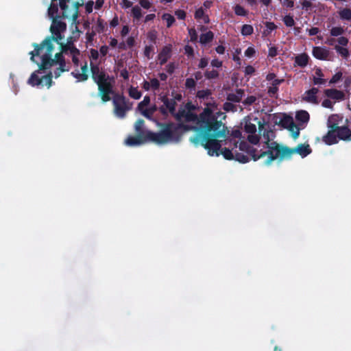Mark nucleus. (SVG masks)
Here are the masks:
<instances>
[{"mask_svg": "<svg viewBox=\"0 0 351 351\" xmlns=\"http://www.w3.org/2000/svg\"><path fill=\"white\" fill-rule=\"evenodd\" d=\"M172 46L167 45L164 46L158 56L160 65H164L171 56Z\"/></svg>", "mask_w": 351, "mask_h": 351, "instance_id": "11", "label": "nucleus"}, {"mask_svg": "<svg viewBox=\"0 0 351 351\" xmlns=\"http://www.w3.org/2000/svg\"><path fill=\"white\" fill-rule=\"evenodd\" d=\"M324 94L326 97L333 99L341 100L344 98V93L337 89H326Z\"/></svg>", "mask_w": 351, "mask_h": 351, "instance_id": "17", "label": "nucleus"}, {"mask_svg": "<svg viewBox=\"0 0 351 351\" xmlns=\"http://www.w3.org/2000/svg\"><path fill=\"white\" fill-rule=\"evenodd\" d=\"M176 65L173 62H170L166 66V71L170 75L174 73Z\"/></svg>", "mask_w": 351, "mask_h": 351, "instance_id": "61", "label": "nucleus"}, {"mask_svg": "<svg viewBox=\"0 0 351 351\" xmlns=\"http://www.w3.org/2000/svg\"><path fill=\"white\" fill-rule=\"evenodd\" d=\"M245 131L248 134H254L256 132V125L251 122H246L245 125Z\"/></svg>", "mask_w": 351, "mask_h": 351, "instance_id": "45", "label": "nucleus"}, {"mask_svg": "<svg viewBox=\"0 0 351 351\" xmlns=\"http://www.w3.org/2000/svg\"><path fill=\"white\" fill-rule=\"evenodd\" d=\"M256 101V97L254 95L248 96L243 101L244 106H250Z\"/></svg>", "mask_w": 351, "mask_h": 351, "instance_id": "53", "label": "nucleus"}, {"mask_svg": "<svg viewBox=\"0 0 351 351\" xmlns=\"http://www.w3.org/2000/svg\"><path fill=\"white\" fill-rule=\"evenodd\" d=\"M274 146L273 152L271 153L269 159H266L265 165H269L274 160L278 159L280 161L284 159H289L291 156L297 153L302 157H306L312 152L308 144H299L295 148H290L287 146L280 145L276 142H272Z\"/></svg>", "mask_w": 351, "mask_h": 351, "instance_id": "5", "label": "nucleus"}, {"mask_svg": "<svg viewBox=\"0 0 351 351\" xmlns=\"http://www.w3.org/2000/svg\"><path fill=\"white\" fill-rule=\"evenodd\" d=\"M265 27L267 28V34H269L273 30H274L277 28V26L273 22H266Z\"/></svg>", "mask_w": 351, "mask_h": 351, "instance_id": "57", "label": "nucleus"}, {"mask_svg": "<svg viewBox=\"0 0 351 351\" xmlns=\"http://www.w3.org/2000/svg\"><path fill=\"white\" fill-rule=\"evenodd\" d=\"M337 134L339 140H351V130L347 126H337Z\"/></svg>", "mask_w": 351, "mask_h": 351, "instance_id": "14", "label": "nucleus"}, {"mask_svg": "<svg viewBox=\"0 0 351 351\" xmlns=\"http://www.w3.org/2000/svg\"><path fill=\"white\" fill-rule=\"evenodd\" d=\"M285 82V79L274 80L268 87L267 93L271 97H275L278 91V86Z\"/></svg>", "mask_w": 351, "mask_h": 351, "instance_id": "19", "label": "nucleus"}, {"mask_svg": "<svg viewBox=\"0 0 351 351\" xmlns=\"http://www.w3.org/2000/svg\"><path fill=\"white\" fill-rule=\"evenodd\" d=\"M150 85H151V88L154 90H156L159 88L160 87V82L158 81V79L156 78H153L150 80Z\"/></svg>", "mask_w": 351, "mask_h": 351, "instance_id": "56", "label": "nucleus"}, {"mask_svg": "<svg viewBox=\"0 0 351 351\" xmlns=\"http://www.w3.org/2000/svg\"><path fill=\"white\" fill-rule=\"evenodd\" d=\"M160 99L163 104L168 108L169 112L171 114H175L176 101L175 99H169L167 95H163L160 97Z\"/></svg>", "mask_w": 351, "mask_h": 351, "instance_id": "15", "label": "nucleus"}, {"mask_svg": "<svg viewBox=\"0 0 351 351\" xmlns=\"http://www.w3.org/2000/svg\"><path fill=\"white\" fill-rule=\"evenodd\" d=\"M310 119L309 114L306 110H299L296 112L295 119L298 122L300 126H303L306 124Z\"/></svg>", "mask_w": 351, "mask_h": 351, "instance_id": "16", "label": "nucleus"}, {"mask_svg": "<svg viewBox=\"0 0 351 351\" xmlns=\"http://www.w3.org/2000/svg\"><path fill=\"white\" fill-rule=\"evenodd\" d=\"M294 121L291 116L283 113L282 117L278 122L276 121V123L280 125L282 128L287 129L291 125L293 124Z\"/></svg>", "mask_w": 351, "mask_h": 351, "instance_id": "18", "label": "nucleus"}, {"mask_svg": "<svg viewBox=\"0 0 351 351\" xmlns=\"http://www.w3.org/2000/svg\"><path fill=\"white\" fill-rule=\"evenodd\" d=\"M287 129L291 133V136L294 139H296V138H298L299 137V136H300V131L301 130V128H300L299 125H295V123H293V124L291 125Z\"/></svg>", "mask_w": 351, "mask_h": 351, "instance_id": "31", "label": "nucleus"}, {"mask_svg": "<svg viewBox=\"0 0 351 351\" xmlns=\"http://www.w3.org/2000/svg\"><path fill=\"white\" fill-rule=\"evenodd\" d=\"M158 110V107L156 105H153L148 108L144 109V110H141V114L147 119H151L153 114Z\"/></svg>", "mask_w": 351, "mask_h": 351, "instance_id": "30", "label": "nucleus"}, {"mask_svg": "<svg viewBox=\"0 0 351 351\" xmlns=\"http://www.w3.org/2000/svg\"><path fill=\"white\" fill-rule=\"evenodd\" d=\"M131 16L133 17L134 22L138 23L143 16L141 8L138 5L132 7Z\"/></svg>", "mask_w": 351, "mask_h": 351, "instance_id": "28", "label": "nucleus"}, {"mask_svg": "<svg viewBox=\"0 0 351 351\" xmlns=\"http://www.w3.org/2000/svg\"><path fill=\"white\" fill-rule=\"evenodd\" d=\"M145 124V121L143 119H138L135 124H134V129L137 134H139L142 136H144L146 135V134L149 132H152V131L149 130H144L143 126Z\"/></svg>", "mask_w": 351, "mask_h": 351, "instance_id": "24", "label": "nucleus"}, {"mask_svg": "<svg viewBox=\"0 0 351 351\" xmlns=\"http://www.w3.org/2000/svg\"><path fill=\"white\" fill-rule=\"evenodd\" d=\"M52 77L53 73L51 71L42 77L43 82H44L45 84L47 85L48 88H49L52 84Z\"/></svg>", "mask_w": 351, "mask_h": 351, "instance_id": "51", "label": "nucleus"}, {"mask_svg": "<svg viewBox=\"0 0 351 351\" xmlns=\"http://www.w3.org/2000/svg\"><path fill=\"white\" fill-rule=\"evenodd\" d=\"M255 53H256V51L252 47H247V49L245 51V56L248 58H251V57L254 56Z\"/></svg>", "mask_w": 351, "mask_h": 351, "instance_id": "60", "label": "nucleus"}, {"mask_svg": "<svg viewBox=\"0 0 351 351\" xmlns=\"http://www.w3.org/2000/svg\"><path fill=\"white\" fill-rule=\"evenodd\" d=\"M162 19L166 21L168 28L171 27L176 21L174 16L169 13H164L162 15Z\"/></svg>", "mask_w": 351, "mask_h": 351, "instance_id": "33", "label": "nucleus"}, {"mask_svg": "<svg viewBox=\"0 0 351 351\" xmlns=\"http://www.w3.org/2000/svg\"><path fill=\"white\" fill-rule=\"evenodd\" d=\"M219 75V73L215 69H213L211 71L206 70L204 72V77H206V79L209 80L217 79L218 78Z\"/></svg>", "mask_w": 351, "mask_h": 351, "instance_id": "37", "label": "nucleus"}, {"mask_svg": "<svg viewBox=\"0 0 351 351\" xmlns=\"http://www.w3.org/2000/svg\"><path fill=\"white\" fill-rule=\"evenodd\" d=\"M214 34L212 31H208L204 34H202L199 36V43L202 45H206L213 41Z\"/></svg>", "mask_w": 351, "mask_h": 351, "instance_id": "27", "label": "nucleus"}, {"mask_svg": "<svg viewBox=\"0 0 351 351\" xmlns=\"http://www.w3.org/2000/svg\"><path fill=\"white\" fill-rule=\"evenodd\" d=\"M328 128L329 130L326 134L322 137L323 142L328 145L337 143L339 141L337 134V126H335V124H334L332 126H329Z\"/></svg>", "mask_w": 351, "mask_h": 351, "instance_id": "10", "label": "nucleus"}, {"mask_svg": "<svg viewBox=\"0 0 351 351\" xmlns=\"http://www.w3.org/2000/svg\"><path fill=\"white\" fill-rule=\"evenodd\" d=\"M60 1V7L61 10H62V17L64 19L68 18L69 15L66 14V11L68 9V5L66 4V2L68 0H59Z\"/></svg>", "mask_w": 351, "mask_h": 351, "instance_id": "48", "label": "nucleus"}, {"mask_svg": "<svg viewBox=\"0 0 351 351\" xmlns=\"http://www.w3.org/2000/svg\"><path fill=\"white\" fill-rule=\"evenodd\" d=\"M81 70H82V73L72 72L71 74L79 82L86 81L88 80V75L87 74L88 64H87L86 62L81 67Z\"/></svg>", "mask_w": 351, "mask_h": 351, "instance_id": "21", "label": "nucleus"}, {"mask_svg": "<svg viewBox=\"0 0 351 351\" xmlns=\"http://www.w3.org/2000/svg\"><path fill=\"white\" fill-rule=\"evenodd\" d=\"M112 95V103L113 106V113L119 119L126 117L128 112L132 110L133 103L130 101L123 93H115Z\"/></svg>", "mask_w": 351, "mask_h": 351, "instance_id": "6", "label": "nucleus"}, {"mask_svg": "<svg viewBox=\"0 0 351 351\" xmlns=\"http://www.w3.org/2000/svg\"><path fill=\"white\" fill-rule=\"evenodd\" d=\"M36 72L32 73L28 80V84L32 86L43 85V79L38 76Z\"/></svg>", "mask_w": 351, "mask_h": 351, "instance_id": "29", "label": "nucleus"}, {"mask_svg": "<svg viewBox=\"0 0 351 351\" xmlns=\"http://www.w3.org/2000/svg\"><path fill=\"white\" fill-rule=\"evenodd\" d=\"M210 64L213 67L220 68L222 66L223 62L217 58L211 60Z\"/></svg>", "mask_w": 351, "mask_h": 351, "instance_id": "59", "label": "nucleus"}, {"mask_svg": "<svg viewBox=\"0 0 351 351\" xmlns=\"http://www.w3.org/2000/svg\"><path fill=\"white\" fill-rule=\"evenodd\" d=\"M90 58L93 60H97L99 58V52L95 49H90Z\"/></svg>", "mask_w": 351, "mask_h": 351, "instance_id": "62", "label": "nucleus"}, {"mask_svg": "<svg viewBox=\"0 0 351 351\" xmlns=\"http://www.w3.org/2000/svg\"><path fill=\"white\" fill-rule=\"evenodd\" d=\"M129 95L130 97L134 99H139L141 96L142 93L140 92L137 88L131 86L129 88Z\"/></svg>", "mask_w": 351, "mask_h": 351, "instance_id": "36", "label": "nucleus"}, {"mask_svg": "<svg viewBox=\"0 0 351 351\" xmlns=\"http://www.w3.org/2000/svg\"><path fill=\"white\" fill-rule=\"evenodd\" d=\"M161 130L158 132H149L142 136H130L125 140L128 146H136L147 142H152L157 145H165L169 142L178 139V127L173 123H161Z\"/></svg>", "mask_w": 351, "mask_h": 351, "instance_id": "3", "label": "nucleus"}, {"mask_svg": "<svg viewBox=\"0 0 351 351\" xmlns=\"http://www.w3.org/2000/svg\"><path fill=\"white\" fill-rule=\"evenodd\" d=\"M266 145L267 149L263 151L262 149L258 150L254 148L246 142H241L239 144V149L247 153V155L251 156L254 161H256L265 156H267V159H269L271 153L273 152L274 146L272 145V142L269 143V141L266 142Z\"/></svg>", "mask_w": 351, "mask_h": 351, "instance_id": "8", "label": "nucleus"}, {"mask_svg": "<svg viewBox=\"0 0 351 351\" xmlns=\"http://www.w3.org/2000/svg\"><path fill=\"white\" fill-rule=\"evenodd\" d=\"M175 15L178 19L184 20L186 16V13L183 10H177L175 11Z\"/></svg>", "mask_w": 351, "mask_h": 351, "instance_id": "55", "label": "nucleus"}, {"mask_svg": "<svg viewBox=\"0 0 351 351\" xmlns=\"http://www.w3.org/2000/svg\"><path fill=\"white\" fill-rule=\"evenodd\" d=\"M194 16L195 19L197 20L202 19L203 22L205 24H208L210 23V19L208 17V15L205 14L203 7H200L195 10Z\"/></svg>", "mask_w": 351, "mask_h": 351, "instance_id": "25", "label": "nucleus"}, {"mask_svg": "<svg viewBox=\"0 0 351 351\" xmlns=\"http://www.w3.org/2000/svg\"><path fill=\"white\" fill-rule=\"evenodd\" d=\"M344 29L341 27H334L330 29V35L332 36H339L343 34Z\"/></svg>", "mask_w": 351, "mask_h": 351, "instance_id": "50", "label": "nucleus"}, {"mask_svg": "<svg viewBox=\"0 0 351 351\" xmlns=\"http://www.w3.org/2000/svg\"><path fill=\"white\" fill-rule=\"evenodd\" d=\"M244 95V90L240 88L236 90V93H231L227 95V100L231 102H240Z\"/></svg>", "mask_w": 351, "mask_h": 351, "instance_id": "20", "label": "nucleus"}, {"mask_svg": "<svg viewBox=\"0 0 351 351\" xmlns=\"http://www.w3.org/2000/svg\"><path fill=\"white\" fill-rule=\"evenodd\" d=\"M184 119L186 122L196 123L197 125L193 127L196 134L190 138L194 145L202 146L211 156L218 155L217 151L221 147L218 138L226 136L227 128L221 121L218 120L213 110L210 108H205L199 116L186 111Z\"/></svg>", "mask_w": 351, "mask_h": 351, "instance_id": "1", "label": "nucleus"}, {"mask_svg": "<svg viewBox=\"0 0 351 351\" xmlns=\"http://www.w3.org/2000/svg\"><path fill=\"white\" fill-rule=\"evenodd\" d=\"M339 15L341 20L351 21V9L343 8L339 12Z\"/></svg>", "mask_w": 351, "mask_h": 351, "instance_id": "32", "label": "nucleus"}, {"mask_svg": "<svg viewBox=\"0 0 351 351\" xmlns=\"http://www.w3.org/2000/svg\"><path fill=\"white\" fill-rule=\"evenodd\" d=\"M319 90L317 88H312L305 92V100L308 102L317 104V94Z\"/></svg>", "mask_w": 351, "mask_h": 351, "instance_id": "22", "label": "nucleus"}, {"mask_svg": "<svg viewBox=\"0 0 351 351\" xmlns=\"http://www.w3.org/2000/svg\"><path fill=\"white\" fill-rule=\"evenodd\" d=\"M189 35L190 36V40L192 43H195L197 41L198 35L194 27L188 28Z\"/></svg>", "mask_w": 351, "mask_h": 351, "instance_id": "49", "label": "nucleus"}, {"mask_svg": "<svg viewBox=\"0 0 351 351\" xmlns=\"http://www.w3.org/2000/svg\"><path fill=\"white\" fill-rule=\"evenodd\" d=\"M153 51V47L152 45H147L144 49V55L148 59L151 58L150 54Z\"/></svg>", "mask_w": 351, "mask_h": 351, "instance_id": "58", "label": "nucleus"}, {"mask_svg": "<svg viewBox=\"0 0 351 351\" xmlns=\"http://www.w3.org/2000/svg\"><path fill=\"white\" fill-rule=\"evenodd\" d=\"M34 50L29 52L30 60L38 64L39 70L45 71L50 69L53 66L58 65L53 71V75L58 78L64 71H69L70 67L66 65L64 53L60 52L55 54L54 58H52L53 51L54 49L53 43H51V47H49L47 43H33Z\"/></svg>", "mask_w": 351, "mask_h": 351, "instance_id": "2", "label": "nucleus"}, {"mask_svg": "<svg viewBox=\"0 0 351 351\" xmlns=\"http://www.w3.org/2000/svg\"><path fill=\"white\" fill-rule=\"evenodd\" d=\"M66 29V23L58 20L56 18L52 19V23L50 27L51 36H49L45 38L41 43H47L49 44V47H51V43L56 42L59 43V41H62L64 38V36L62 33L65 32Z\"/></svg>", "mask_w": 351, "mask_h": 351, "instance_id": "7", "label": "nucleus"}, {"mask_svg": "<svg viewBox=\"0 0 351 351\" xmlns=\"http://www.w3.org/2000/svg\"><path fill=\"white\" fill-rule=\"evenodd\" d=\"M219 141L221 143L220 141ZM220 145H221V143ZM217 154L218 155L214 154L213 156H219L220 154H221L226 160H233L234 158V154L232 153V152L226 147L221 148V147L219 151H217Z\"/></svg>", "mask_w": 351, "mask_h": 351, "instance_id": "26", "label": "nucleus"}, {"mask_svg": "<svg viewBox=\"0 0 351 351\" xmlns=\"http://www.w3.org/2000/svg\"><path fill=\"white\" fill-rule=\"evenodd\" d=\"M343 73L341 71L336 73L329 81V84H336L342 78Z\"/></svg>", "mask_w": 351, "mask_h": 351, "instance_id": "52", "label": "nucleus"}, {"mask_svg": "<svg viewBox=\"0 0 351 351\" xmlns=\"http://www.w3.org/2000/svg\"><path fill=\"white\" fill-rule=\"evenodd\" d=\"M283 22H284L285 25L289 27H291L294 26V25H295V21L293 19V16H291L290 14L286 15L283 18Z\"/></svg>", "mask_w": 351, "mask_h": 351, "instance_id": "47", "label": "nucleus"}, {"mask_svg": "<svg viewBox=\"0 0 351 351\" xmlns=\"http://www.w3.org/2000/svg\"><path fill=\"white\" fill-rule=\"evenodd\" d=\"M313 56L322 60H326L329 56V51L322 47H314L312 51Z\"/></svg>", "mask_w": 351, "mask_h": 351, "instance_id": "12", "label": "nucleus"}, {"mask_svg": "<svg viewBox=\"0 0 351 351\" xmlns=\"http://www.w3.org/2000/svg\"><path fill=\"white\" fill-rule=\"evenodd\" d=\"M254 32V28L251 25L245 24L242 26L241 33L243 36H250Z\"/></svg>", "mask_w": 351, "mask_h": 351, "instance_id": "38", "label": "nucleus"}, {"mask_svg": "<svg viewBox=\"0 0 351 351\" xmlns=\"http://www.w3.org/2000/svg\"><path fill=\"white\" fill-rule=\"evenodd\" d=\"M335 49L339 54H340L344 58H347L349 56V51L347 48L336 45L335 47Z\"/></svg>", "mask_w": 351, "mask_h": 351, "instance_id": "43", "label": "nucleus"}, {"mask_svg": "<svg viewBox=\"0 0 351 351\" xmlns=\"http://www.w3.org/2000/svg\"><path fill=\"white\" fill-rule=\"evenodd\" d=\"M339 119V116L337 114H332L330 116L327 122L328 128H329V126L333 125L334 124H335V126H339L338 124Z\"/></svg>", "mask_w": 351, "mask_h": 351, "instance_id": "41", "label": "nucleus"}, {"mask_svg": "<svg viewBox=\"0 0 351 351\" xmlns=\"http://www.w3.org/2000/svg\"><path fill=\"white\" fill-rule=\"evenodd\" d=\"M234 156V159L239 162L246 163L250 161L248 156L243 153L236 152Z\"/></svg>", "mask_w": 351, "mask_h": 351, "instance_id": "35", "label": "nucleus"}, {"mask_svg": "<svg viewBox=\"0 0 351 351\" xmlns=\"http://www.w3.org/2000/svg\"><path fill=\"white\" fill-rule=\"evenodd\" d=\"M195 86H196V81L193 78L189 77V78L186 79V81H185L186 88L189 89L191 90H195Z\"/></svg>", "mask_w": 351, "mask_h": 351, "instance_id": "46", "label": "nucleus"}, {"mask_svg": "<svg viewBox=\"0 0 351 351\" xmlns=\"http://www.w3.org/2000/svg\"><path fill=\"white\" fill-rule=\"evenodd\" d=\"M57 0H52V2L56 1ZM58 5L53 3H51L48 8V15L50 18L53 19L56 18V14L58 13Z\"/></svg>", "mask_w": 351, "mask_h": 351, "instance_id": "34", "label": "nucleus"}, {"mask_svg": "<svg viewBox=\"0 0 351 351\" xmlns=\"http://www.w3.org/2000/svg\"><path fill=\"white\" fill-rule=\"evenodd\" d=\"M139 4L141 7L147 10L149 9L152 6V3L149 0H139Z\"/></svg>", "mask_w": 351, "mask_h": 351, "instance_id": "63", "label": "nucleus"}, {"mask_svg": "<svg viewBox=\"0 0 351 351\" xmlns=\"http://www.w3.org/2000/svg\"><path fill=\"white\" fill-rule=\"evenodd\" d=\"M150 103V97L148 95L144 97L143 100L138 104V110L141 112V110H144V108L148 106Z\"/></svg>", "mask_w": 351, "mask_h": 351, "instance_id": "44", "label": "nucleus"}, {"mask_svg": "<svg viewBox=\"0 0 351 351\" xmlns=\"http://www.w3.org/2000/svg\"><path fill=\"white\" fill-rule=\"evenodd\" d=\"M212 95V91L210 89L200 90L197 92L196 96L199 99H208Z\"/></svg>", "mask_w": 351, "mask_h": 351, "instance_id": "39", "label": "nucleus"}, {"mask_svg": "<svg viewBox=\"0 0 351 351\" xmlns=\"http://www.w3.org/2000/svg\"><path fill=\"white\" fill-rule=\"evenodd\" d=\"M234 11L236 15L245 16L247 14V11L241 5H236L234 8Z\"/></svg>", "mask_w": 351, "mask_h": 351, "instance_id": "42", "label": "nucleus"}, {"mask_svg": "<svg viewBox=\"0 0 351 351\" xmlns=\"http://www.w3.org/2000/svg\"><path fill=\"white\" fill-rule=\"evenodd\" d=\"M93 29L96 31L97 33H101L104 31L105 24L103 19L99 18L97 21L95 25L93 27Z\"/></svg>", "mask_w": 351, "mask_h": 351, "instance_id": "40", "label": "nucleus"}, {"mask_svg": "<svg viewBox=\"0 0 351 351\" xmlns=\"http://www.w3.org/2000/svg\"><path fill=\"white\" fill-rule=\"evenodd\" d=\"M60 45V49L62 53H66L69 52L70 53H80V50L75 47L71 40H68L66 43H63L61 41H59L58 43Z\"/></svg>", "mask_w": 351, "mask_h": 351, "instance_id": "13", "label": "nucleus"}, {"mask_svg": "<svg viewBox=\"0 0 351 351\" xmlns=\"http://www.w3.org/2000/svg\"><path fill=\"white\" fill-rule=\"evenodd\" d=\"M91 77L98 86L99 94L103 102L111 100L110 94L114 93L113 77L99 68L98 64L90 62Z\"/></svg>", "mask_w": 351, "mask_h": 351, "instance_id": "4", "label": "nucleus"}, {"mask_svg": "<svg viewBox=\"0 0 351 351\" xmlns=\"http://www.w3.org/2000/svg\"><path fill=\"white\" fill-rule=\"evenodd\" d=\"M96 31H95L93 29L91 32H88L86 34V39L88 42H92L94 39V37L96 35Z\"/></svg>", "mask_w": 351, "mask_h": 351, "instance_id": "64", "label": "nucleus"}, {"mask_svg": "<svg viewBox=\"0 0 351 351\" xmlns=\"http://www.w3.org/2000/svg\"><path fill=\"white\" fill-rule=\"evenodd\" d=\"M266 145L267 149L263 151L262 149L258 150L254 148L246 142H241L239 144V149L247 153V155L251 156L254 161H256L265 156H267V159H269L271 153L273 152L274 146L272 145V142L269 143V141L266 142Z\"/></svg>", "mask_w": 351, "mask_h": 351, "instance_id": "9", "label": "nucleus"}, {"mask_svg": "<svg viewBox=\"0 0 351 351\" xmlns=\"http://www.w3.org/2000/svg\"><path fill=\"white\" fill-rule=\"evenodd\" d=\"M308 60L309 57L306 53L299 54L295 58V64L304 68L308 64Z\"/></svg>", "mask_w": 351, "mask_h": 351, "instance_id": "23", "label": "nucleus"}, {"mask_svg": "<svg viewBox=\"0 0 351 351\" xmlns=\"http://www.w3.org/2000/svg\"><path fill=\"white\" fill-rule=\"evenodd\" d=\"M208 58L204 57L199 60L197 66L199 69H203L206 68L208 66Z\"/></svg>", "mask_w": 351, "mask_h": 351, "instance_id": "54", "label": "nucleus"}]
</instances>
